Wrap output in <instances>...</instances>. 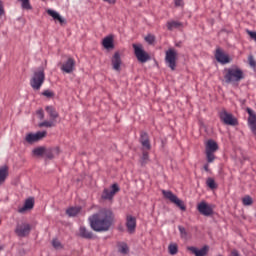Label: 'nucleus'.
<instances>
[{"mask_svg":"<svg viewBox=\"0 0 256 256\" xmlns=\"http://www.w3.org/2000/svg\"><path fill=\"white\" fill-rule=\"evenodd\" d=\"M137 220L135 217L129 215L126 217V228L129 234H133L136 231Z\"/></svg>","mask_w":256,"mask_h":256,"instance_id":"obj_14","label":"nucleus"},{"mask_svg":"<svg viewBox=\"0 0 256 256\" xmlns=\"http://www.w3.org/2000/svg\"><path fill=\"white\" fill-rule=\"evenodd\" d=\"M242 202L244 206H250L251 204H253V199H251V197L249 196H246L245 198H243Z\"/></svg>","mask_w":256,"mask_h":256,"instance_id":"obj_37","label":"nucleus"},{"mask_svg":"<svg viewBox=\"0 0 256 256\" xmlns=\"http://www.w3.org/2000/svg\"><path fill=\"white\" fill-rule=\"evenodd\" d=\"M31 226L28 223H21L16 226L15 233L19 237H26L30 234Z\"/></svg>","mask_w":256,"mask_h":256,"instance_id":"obj_12","label":"nucleus"},{"mask_svg":"<svg viewBox=\"0 0 256 256\" xmlns=\"http://www.w3.org/2000/svg\"><path fill=\"white\" fill-rule=\"evenodd\" d=\"M102 45H103L104 49H107V50L114 49L113 36H106L105 38H103Z\"/></svg>","mask_w":256,"mask_h":256,"instance_id":"obj_20","label":"nucleus"},{"mask_svg":"<svg viewBox=\"0 0 256 256\" xmlns=\"http://www.w3.org/2000/svg\"><path fill=\"white\" fill-rule=\"evenodd\" d=\"M162 194L166 199H168L169 201L174 203L177 207H179L180 210L182 211L187 210L185 203L181 199H179L178 196L174 195L171 191L162 190Z\"/></svg>","mask_w":256,"mask_h":256,"instance_id":"obj_7","label":"nucleus"},{"mask_svg":"<svg viewBox=\"0 0 256 256\" xmlns=\"http://www.w3.org/2000/svg\"><path fill=\"white\" fill-rule=\"evenodd\" d=\"M47 137V132L46 131H39L36 133H29L25 136V141L28 144H34L44 138Z\"/></svg>","mask_w":256,"mask_h":256,"instance_id":"obj_8","label":"nucleus"},{"mask_svg":"<svg viewBox=\"0 0 256 256\" xmlns=\"http://www.w3.org/2000/svg\"><path fill=\"white\" fill-rule=\"evenodd\" d=\"M187 249L195 256H206L209 252V246H204L202 249L196 247H188Z\"/></svg>","mask_w":256,"mask_h":256,"instance_id":"obj_18","label":"nucleus"},{"mask_svg":"<svg viewBox=\"0 0 256 256\" xmlns=\"http://www.w3.org/2000/svg\"><path fill=\"white\" fill-rule=\"evenodd\" d=\"M215 58L216 60L225 65V64H228V63H231V59H230V56H228V54L224 53L223 50H220V48H218L216 50V53H215Z\"/></svg>","mask_w":256,"mask_h":256,"instance_id":"obj_13","label":"nucleus"},{"mask_svg":"<svg viewBox=\"0 0 256 256\" xmlns=\"http://www.w3.org/2000/svg\"><path fill=\"white\" fill-rule=\"evenodd\" d=\"M178 230H179V232H180L181 238H183V239H185V240H187V239L189 238V234H188L186 228H184V227H182V226H179V227H178Z\"/></svg>","mask_w":256,"mask_h":256,"instance_id":"obj_34","label":"nucleus"},{"mask_svg":"<svg viewBox=\"0 0 256 256\" xmlns=\"http://www.w3.org/2000/svg\"><path fill=\"white\" fill-rule=\"evenodd\" d=\"M243 79H245V72L239 66H230L224 70L225 83L231 85H238Z\"/></svg>","mask_w":256,"mask_h":256,"instance_id":"obj_2","label":"nucleus"},{"mask_svg":"<svg viewBox=\"0 0 256 256\" xmlns=\"http://www.w3.org/2000/svg\"><path fill=\"white\" fill-rule=\"evenodd\" d=\"M183 27L182 22H177L176 20H170V22H167V29L169 31H173L174 29H180Z\"/></svg>","mask_w":256,"mask_h":256,"instance_id":"obj_26","label":"nucleus"},{"mask_svg":"<svg viewBox=\"0 0 256 256\" xmlns=\"http://www.w3.org/2000/svg\"><path fill=\"white\" fill-rule=\"evenodd\" d=\"M18 2L21 3V8L23 10H32V5L30 3V0H18Z\"/></svg>","mask_w":256,"mask_h":256,"instance_id":"obj_31","label":"nucleus"},{"mask_svg":"<svg viewBox=\"0 0 256 256\" xmlns=\"http://www.w3.org/2000/svg\"><path fill=\"white\" fill-rule=\"evenodd\" d=\"M232 256H240V254L237 250H233L232 251Z\"/></svg>","mask_w":256,"mask_h":256,"instance_id":"obj_47","label":"nucleus"},{"mask_svg":"<svg viewBox=\"0 0 256 256\" xmlns=\"http://www.w3.org/2000/svg\"><path fill=\"white\" fill-rule=\"evenodd\" d=\"M8 175H9L8 167L7 166L0 167V186L5 183Z\"/></svg>","mask_w":256,"mask_h":256,"instance_id":"obj_25","label":"nucleus"},{"mask_svg":"<svg viewBox=\"0 0 256 256\" xmlns=\"http://www.w3.org/2000/svg\"><path fill=\"white\" fill-rule=\"evenodd\" d=\"M47 14L51 16L54 21H58L61 25L66 23L65 18H62L59 12H56V10H47Z\"/></svg>","mask_w":256,"mask_h":256,"instance_id":"obj_19","label":"nucleus"},{"mask_svg":"<svg viewBox=\"0 0 256 256\" xmlns=\"http://www.w3.org/2000/svg\"><path fill=\"white\" fill-rule=\"evenodd\" d=\"M45 110L52 120H55L56 118H58L59 115L53 107L48 106V107H46Z\"/></svg>","mask_w":256,"mask_h":256,"instance_id":"obj_27","label":"nucleus"},{"mask_svg":"<svg viewBox=\"0 0 256 256\" xmlns=\"http://www.w3.org/2000/svg\"><path fill=\"white\" fill-rule=\"evenodd\" d=\"M214 208L215 207L213 205H210L205 201H202L197 205L198 212L207 217L214 214Z\"/></svg>","mask_w":256,"mask_h":256,"instance_id":"obj_10","label":"nucleus"},{"mask_svg":"<svg viewBox=\"0 0 256 256\" xmlns=\"http://www.w3.org/2000/svg\"><path fill=\"white\" fill-rule=\"evenodd\" d=\"M168 250L171 255H176L178 253L179 248L177 244L172 243L168 246Z\"/></svg>","mask_w":256,"mask_h":256,"instance_id":"obj_32","label":"nucleus"},{"mask_svg":"<svg viewBox=\"0 0 256 256\" xmlns=\"http://www.w3.org/2000/svg\"><path fill=\"white\" fill-rule=\"evenodd\" d=\"M33 207H34V200L33 199H28V200L25 201L23 207L18 209V212L24 213L27 210L33 209Z\"/></svg>","mask_w":256,"mask_h":256,"instance_id":"obj_23","label":"nucleus"},{"mask_svg":"<svg viewBox=\"0 0 256 256\" xmlns=\"http://www.w3.org/2000/svg\"><path fill=\"white\" fill-rule=\"evenodd\" d=\"M219 150L218 144L214 140H208L206 142V158L208 163L215 161V153Z\"/></svg>","mask_w":256,"mask_h":256,"instance_id":"obj_4","label":"nucleus"},{"mask_svg":"<svg viewBox=\"0 0 256 256\" xmlns=\"http://www.w3.org/2000/svg\"><path fill=\"white\" fill-rule=\"evenodd\" d=\"M55 126V122L54 121H44V122H41L40 124H38V127L40 128H52Z\"/></svg>","mask_w":256,"mask_h":256,"instance_id":"obj_33","label":"nucleus"},{"mask_svg":"<svg viewBox=\"0 0 256 256\" xmlns=\"http://www.w3.org/2000/svg\"><path fill=\"white\" fill-rule=\"evenodd\" d=\"M36 115H37L38 119H40V120L44 119V111L43 110H38L36 112Z\"/></svg>","mask_w":256,"mask_h":256,"instance_id":"obj_43","label":"nucleus"},{"mask_svg":"<svg viewBox=\"0 0 256 256\" xmlns=\"http://www.w3.org/2000/svg\"><path fill=\"white\" fill-rule=\"evenodd\" d=\"M59 154H60L59 148H50V149H46L45 157H47L48 159H53Z\"/></svg>","mask_w":256,"mask_h":256,"instance_id":"obj_22","label":"nucleus"},{"mask_svg":"<svg viewBox=\"0 0 256 256\" xmlns=\"http://www.w3.org/2000/svg\"><path fill=\"white\" fill-rule=\"evenodd\" d=\"M105 2L109 3V4H115L116 0H104Z\"/></svg>","mask_w":256,"mask_h":256,"instance_id":"obj_48","label":"nucleus"},{"mask_svg":"<svg viewBox=\"0 0 256 256\" xmlns=\"http://www.w3.org/2000/svg\"><path fill=\"white\" fill-rule=\"evenodd\" d=\"M42 95L45 96V97H47V98H52V97H54V93H53L52 91H49V90L44 91V92L42 93Z\"/></svg>","mask_w":256,"mask_h":256,"instance_id":"obj_42","label":"nucleus"},{"mask_svg":"<svg viewBox=\"0 0 256 256\" xmlns=\"http://www.w3.org/2000/svg\"><path fill=\"white\" fill-rule=\"evenodd\" d=\"M45 81V72L43 68H39L38 70H35L31 80H30V86L32 89L38 91L41 89L43 83Z\"/></svg>","mask_w":256,"mask_h":256,"instance_id":"obj_3","label":"nucleus"},{"mask_svg":"<svg viewBox=\"0 0 256 256\" xmlns=\"http://www.w3.org/2000/svg\"><path fill=\"white\" fill-rule=\"evenodd\" d=\"M89 223L95 232H107L114 223V214L110 210H102L89 217Z\"/></svg>","mask_w":256,"mask_h":256,"instance_id":"obj_1","label":"nucleus"},{"mask_svg":"<svg viewBox=\"0 0 256 256\" xmlns=\"http://www.w3.org/2000/svg\"><path fill=\"white\" fill-rule=\"evenodd\" d=\"M120 191V188L117 184H113L110 188L104 189L102 193V199L112 200L117 192Z\"/></svg>","mask_w":256,"mask_h":256,"instance_id":"obj_11","label":"nucleus"},{"mask_svg":"<svg viewBox=\"0 0 256 256\" xmlns=\"http://www.w3.org/2000/svg\"><path fill=\"white\" fill-rule=\"evenodd\" d=\"M52 246H53L55 249H61V248H62L61 242L58 241V240H56V239H54V240L52 241Z\"/></svg>","mask_w":256,"mask_h":256,"instance_id":"obj_40","label":"nucleus"},{"mask_svg":"<svg viewBox=\"0 0 256 256\" xmlns=\"http://www.w3.org/2000/svg\"><path fill=\"white\" fill-rule=\"evenodd\" d=\"M218 256H222V255H218Z\"/></svg>","mask_w":256,"mask_h":256,"instance_id":"obj_49","label":"nucleus"},{"mask_svg":"<svg viewBox=\"0 0 256 256\" xmlns=\"http://www.w3.org/2000/svg\"><path fill=\"white\" fill-rule=\"evenodd\" d=\"M118 251L121 253V254H127L129 252V247L126 243L124 242H121V243H118Z\"/></svg>","mask_w":256,"mask_h":256,"instance_id":"obj_30","label":"nucleus"},{"mask_svg":"<svg viewBox=\"0 0 256 256\" xmlns=\"http://www.w3.org/2000/svg\"><path fill=\"white\" fill-rule=\"evenodd\" d=\"M4 14L3 3L0 1V16Z\"/></svg>","mask_w":256,"mask_h":256,"instance_id":"obj_45","label":"nucleus"},{"mask_svg":"<svg viewBox=\"0 0 256 256\" xmlns=\"http://www.w3.org/2000/svg\"><path fill=\"white\" fill-rule=\"evenodd\" d=\"M219 117L221 121L230 126H236L238 124V120L234 118V116L231 113H228L226 110H222L219 113Z\"/></svg>","mask_w":256,"mask_h":256,"instance_id":"obj_9","label":"nucleus"},{"mask_svg":"<svg viewBox=\"0 0 256 256\" xmlns=\"http://www.w3.org/2000/svg\"><path fill=\"white\" fill-rule=\"evenodd\" d=\"M175 6L177 7L183 6V0H175Z\"/></svg>","mask_w":256,"mask_h":256,"instance_id":"obj_44","label":"nucleus"},{"mask_svg":"<svg viewBox=\"0 0 256 256\" xmlns=\"http://www.w3.org/2000/svg\"><path fill=\"white\" fill-rule=\"evenodd\" d=\"M140 142H141L142 146H143L145 149H147V150H150V149H151V145H150L149 137H148V134H147V133H141Z\"/></svg>","mask_w":256,"mask_h":256,"instance_id":"obj_21","label":"nucleus"},{"mask_svg":"<svg viewBox=\"0 0 256 256\" xmlns=\"http://www.w3.org/2000/svg\"><path fill=\"white\" fill-rule=\"evenodd\" d=\"M206 184H207V186H208L210 189H215V188H217V184H216V182H215V180H214L213 178H208V179L206 180Z\"/></svg>","mask_w":256,"mask_h":256,"instance_id":"obj_35","label":"nucleus"},{"mask_svg":"<svg viewBox=\"0 0 256 256\" xmlns=\"http://www.w3.org/2000/svg\"><path fill=\"white\" fill-rule=\"evenodd\" d=\"M203 168H204V170H205L206 172H210V166H209V164H205Z\"/></svg>","mask_w":256,"mask_h":256,"instance_id":"obj_46","label":"nucleus"},{"mask_svg":"<svg viewBox=\"0 0 256 256\" xmlns=\"http://www.w3.org/2000/svg\"><path fill=\"white\" fill-rule=\"evenodd\" d=\"M145 41L149 44H153L155 42V36H152V34H148V36L145 37Z\"/></svg>","mask_w":256,"mask_h":256,"instance_id":"obj_39","label":"nucleus"},{"mask_svg":"<svg viewBox=\"0 0 256 256\" xmlns=\"http://www.w3.org/2000/svg\"><path fill=\"white\" fill-rule=\"evenodd\" d=\"M80 211H81L80 207H72L67 209L66 213L69 217H75L76 215L79 214Z\"/></svg>","mask_w":256,"mask_h":256,"instance_id":"obj_28","label":"nucleus"},{"mask_svg":"<svg viewBox=\"0 0 256 256\" xmlns=\"http://www.w3.org/2000/svg\"><path fill=\"white\" fill-rule=\"evenodd\" d=\"M149 161V154L147 152H144L141 158V164L145 165Z\"/></svg>","mask_w":256,"mask_h":256,"instance_id":"obj_38","label":"nucleus"},{"mask_svg":"<svg viewBox=\"0 0 256 256\" xmlns=\"http://www.w3.org/2000/svg\"><path fill=\"white\" fill-rule=\"evenodd\" d=\"M177 58L178 52H176V50H174L173 48H170L166 51L165 62L172 71H175L176 69Z\"/></svg>","mask_w":256,"mask_h":256,"instance_id":"obj_5","label":"nucleus"},{"mask_svg":"<svg viewBox=\"0 0 256 256\" xmlns=\"http://www.w3.org/2000/svg\"><path fill=\"white\" fill-rule=\"evenodd\" d=\"M132 47L134 49V54L140 63H146L150 60V56L148 52L144 51L142 44H134Z\"/></svg>","mask_w":256,"mask_h":256,"instance_id":"obj_6","label":"nucleus"},{"mask_svg":"<svg viewBox=\"0 0 256 256\" xmlns=\"http://www.w3.org/2000/svg\"><path fill=\"white\" fill-rule=\"evenodd\" d=\"M112 67L115 71H120L121 65H122V60L119 52H115V54L112 57Z\"/></svg>","mask_w":256,"mask_h":256,"instance_id":"obj_17","label":"nucleus"},{"mask_svg":"<svg viewBox=\"0 0 256 256\" xmlns=\"http://www.w3.org/2000/svg\"><path fill=\"white\" fill-rule=\"evenodd\" d=\"M248 117V125L254 135H256V114L251 109H247Z\"/></svg>","mask_w":256,"mask_h":256,"instance_id":"obj_16","label":"nucleus"},{"mask_svg":"<svg viewBox=\"0 0 256 256\" xmlns=\"http://www.w3.org/2000/svg\"><path fill=\"white\" fill-rule=\"evenodd\" d=\"M248 63H249V66L252 68V69H255L256 68V61H255V58L250 54V56H248Z\"/></svg>","mask_w":256,"mask_h":256,"instance_id":"obj_36","label":"nucleus"},{"mask_svg":"<svg viewBox=\"0 0 256 256\" xmlns=\"http://www.w3.org/2000/svg\"><path fill=\"white\" fill-rule=\"evenodd\" d=\"M246 33L249 37L256 42V32H252V30H246Z\"/></svg>","mask_w":256,"mask_h":256,"instance_id":"obj_41","label":"nucleus"},{"mask_svg":"<svg viewBox=\"0 0 256 256\" xmlns=\"http://www.w3.org/2000/svg\"><path fill=\"white\" fill-rule=\"evenodd\" d=\"M79 236L85 239H92L93 238V233L87 230L84 226H81L79 228Z\"/></svg>","mask_w":256,"mask_h":256,"instance_id":"obj_24","label":"nucleus"},{"mask_svg":"<svg viewBox=\"0 0 256 256\" xmlns=\"http://www.w3.org/2000/svg\"><path fill=\"white\" fill-rule=\"evenodd\" d=\"M46 151H47V149H45L43 147H38L36 149H33L32 153H33V155H35L37 157H40V156H43V155L46 156Z\"/></svg>","mask_w":256,"mask_h":256,"instance_id":"obj_29","label":"nucleus"},{"mask_svg":"<svg viewBox=\"0 0 256 256\" xmlns=\"http://www.w3.org/2000/svg\"><path fill=\"white\" fill-rule=\"evenodd\" d=\"M75 60L73 58H68V60H66V62H64L61 66V70L64 73L70 74L74 71L75 69Z\"/></svg>","mask_w":256,"mask_h":256,"instance_id":"obj_15","label":"nucleus"}]
</instances>
